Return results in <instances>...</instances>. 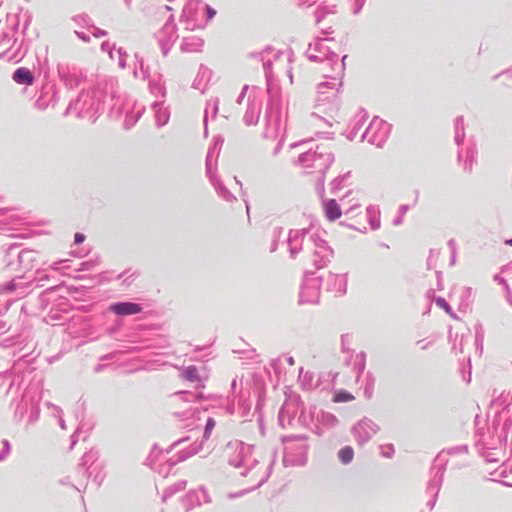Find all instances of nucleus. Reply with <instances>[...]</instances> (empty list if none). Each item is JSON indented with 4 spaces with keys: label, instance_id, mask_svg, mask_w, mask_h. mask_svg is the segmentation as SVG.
Here are the masks:
<instances>
[{
    "label": "nucleus",
    "instance_id": "1",
    "mask_svg": "<svg viewBox=\"0 0 512 512\" xmlns=\"http://www.w3.org/2000/svg\"><path fill=\"white\" fill-rule=\"evenodd\" d=\"M475 422V447L487 463H501V466L490 474L506 478L512 471V468L507 466V461L512 459V415L507 417L503 424L498 421L487 430L478 427V416Z\"/></svg>",
    "mask_w": 512,
    "mask_h": 512
},
{
    "label": "nucleus",
    "instance_id": "2",
    "mask_svg": "<svg viewBox=\"0 0 512 512\" xmlns=\"http://www.w3.org/2000/svg\"><path fill=\"white\" fill-rule=\"evenodd\" d=\"M332 38H318L314 43L309 44V48L306 51V55L310 61L321 62L327 71L324 77L328 81L322 82L317 86V92L319 97L317 98L318 103H324L325 101L335 99L339 93V88L342 86V79L345 71V59L344 55L339 62V56L326 45V42L332 41Z\"/></svg>",
    "mask_w": 512,
    "mask_h": 512
},
{
    "label": "nucleus",
    "instance_id": "3",
    "mask_svg": "<svg viewBox=\"0 0 512 512\" xmlns=\"http://www.w3.org/2000/svg\"><path fill=\"white\" fill-rule=\"evenodd\" d=\"M275 456L276 452L273 450L268 460L259 459L255 455L254 446L240 443L230 455L228 463L241 469V476L250 478V490H254L262 486L270 477Z\"/></svg>",
    "mask_w": 512,
    "mask_h": 512
},
{
    "label": "nucleus",
    "instance_id": "4",
    "mask_svg": "<svg viewBox=\"0 0 512 512\" xmlns=\"http://www.w3.org/2000/svg\"><path fill=\"white\" fill-rule=\"evenodd\" d=\"M109 96L110 91L100 88L82 91L75 100L70 101L65 115H75L94 123L105 107L109 109L111 106Z\"/></svg>",
    "mask_w": 512,
    "mask_h": 512
},
{
    "label": "nucleus",
    "instance_id": "5",
    "mask_svg": "<svg viewBox=\"0 0 512 512\" xmlns=\"http://www.w3.org/2000/svg\"><path fill=\"white\" fill-rule=\"evenodd\" d=\"M468 453V445H458L454 447H450L447 449H443L434 459L433 465H432V473L433 477L429 481L426 492L431 497L428 502L427 506L430 510L433 509L436 503V499L438 496V493L441 489L442 483H443V477L446 469V464L448 462V456H453L457 454H467Z\"/></svg>",
    "mask_w": 512,
    "mask_h": 512
},
{
    "label": "nucleus",
    "instance_id": "6",
    "mask_svg": "<svg viewBox=\"0 0 512 512\" xmlns=\"http://www.w3.org/2000/svg\"><path fill=\"white\" fill-rule=\"evenodd\" d=\"M41 394L36 388H28L19 399H14V420L17 423H26V427L38 421L40 416Z\"/></svg>",
    "mask_w": 512,
    "mask_h": 512
},
{
    "label": "nucleus",
    "instance_id": "7",
    "mask_svg": "<svg viewBox=\"0 0 512 512\" xmlns=\"http://www.w3.org/2000/svg\"><path fill=\"white\" fill-rule=\"evenodd\" d=\"M40 261L39 253L32 249H21L17 243L11 244L5 251V268L12 272H29Z\"/></svg>",
    "mask_w": 512,
    "mask_h": 512
},
{
    "label": "nucleus",
    "instance_id": "8",
    "mask_svg": "<svg viewBox=\"0 0 512 512\" xmlns=\"http://www.w3.org/2000/svg\"><path fill=\"white\" fill-rule=\"evenodd\" d=\"M109 102L111 106L108 114L111 118H119L125 114L123 126L125 129H131L138 122L145 111V107L131 100H124L121 96L116 95L113 89L110 90Z\"/></svg>",
    "mask_w": 512,
    "mask_h": 512
},
{
    "label": "nucleus",
    "instance_id": "9",
    "mask_svg": "<svg viewBox=\"0 0 512 512\" xmlns=\"http://www.w3.org/2000/svg\"><path fill=\"white\" fill-rule=\"evenodd\" d=\"M307 436L295 435L283 439L284 455L283 464L285 466H302L307 462L308 445Z\"/></svg>",
    "mask_w": 512,
    "mask_h": 512
},
{
    "label": "nucleus",
    "instance_id": "10",
    "mask_svg": "<svg viewBox=\"0 0 512 512\" xmlns=\"http://www.w3.org/2000/svg\"><path fill=\"white\" fill-rule=\"evenodd\" d=\"M133 73L135 77H141L143 80L148 81L149 89L152 94L161 97L165 96L166 88L162 75L157 71L152 72L150 66L147 65L144 59L138 54H135Z\"/></svg>",
    "mask_w": 512,
    "mask_h": 512
},
{
    "label": "nucleus",
    "instance_id": "11",
    "mask_svg": "<svg viewBox=\"0 0 512 512\" xmlns=\"http://www.w3.org/2000/svg\"><path fill=\"white\" fill-rule=\"evenodd\" d=\"M282 130L280 105L278 100L274 96H271L265 111V130L263 137L266 139L277 138Z\"/></svg>",
    "mask_w": 512,
    "mask_h": 512
},
{
    "label": "nucleus",
    "instance_id": "12",
    "mask_svg": "<svg viewBox=\"0 0 512 512\" xmlns=\"http://www.w3.org/2000/svg\"><path fill=\"white\" fill-rule=\"evenodd\" d=\"M323 282L321 276L316 275L313 271H305L303 282L299 293V303L315 304L318 303L320 297V288Z\"/></svg>",
    "mask_w": 512,
    "mask_h": 512
},
{
    "label": "nucleus",
    "instance_id": "13",
    "mask_svg": "<svg viewBox=\"0 0 512 512\" xmlns=\"http://www.w3.org/2000/svg\"><path fill=\"white\" fill-rule=\"evenodd\" d=\"M78 471L81 472L85 478L92 477L97 487L102 484L105 478L103 465L98 462V453L93 450L82 456Z\"/></svg>",
    "mask_w": 512,
    "mask_h": 512
},
{
    "label": "nucleus",
    "instance_id": "14",
    "mask_svg": "<svg viewBox=\"0 0 512 512\" xmlns=\"http://www.w3.org/2000/svg\"><path fill=\"white\" fill-rule=\"evenodd\" d=\"M391 131V125L378 117H375L361 136V140L382 147Z\"/></svg>",
    "mask_w": 512,
    "mask_h": 512
},
{
    "label": "nucleus",
    "instance_id": "15",
    "mask_svg": "<svg viewBox=\"0 0 512 512\" xmlns=\"http://www.w3.org/2000/svg\"><path fill=\"white\" fill-rule=\"evenodd\" d=\"M313 245L311 254V263L315 269H322L330 263L334 251L328 243L317 235H310Z\"/></svg>",
    "mask_w": 512,
    "mask_h": 512
},
{
    "label": "nucleus",
    "instance_id": "16",
    "mask_svg": "<svg viewBox=\"0 0 512 512\" xmlns=\"http://www.w3.org/2000/svg\"><path fill=\"white\" fill-rule=\"evenodd\" d=\"M310 235H315L310 227L288 231L284 243L287 245L290 258L295 259L303 251L304 244L311 243Z\"/></svg>",
    "mask_w": 512,
    "mask_h": 512
},
{
    "label": "nucleus",
    "instance_id": "17",
    "mask_svg": "<svg viewBox=\"0 0 512 512\" xmlns=\"http://www.w3.org/2000/svg\"><path fill=\"white\" fill-rule=\"evenodd\" d=\"M177 26L174 23V18L171 15L162 28L155 33V38L161 49L163 56H167L175 41L181 36L177 32Z\"/></svg>",
    "mask_w": 512,
    "mask_h": 512
},
{
    "label": "nucleus",
    "instance_id": "18",
    "mask_svg": "<svg viewBox=\"0 0 512 512\" xmlns=\"http://www.w3.org/2000/svg\"><path fill=\"white\" fill-rule=\"evenodd\" d=\"M378 431L379 426L367 417L359 420L351 429V433L359 446L369 442Z\"/></svg>",
    "mask_w": 512,
    "mask_h": 512
},
{
    "label": "nucleus",
    "instance_id": "19",
    "mask_svg": "<svg viewBox=\"0 0 512 512\" xmlns=\"http://www.w3.org/2000/svg\"><path fill=\"white\" fill-rule=\"evenodd\" d=\"M14 31L9 30L6 26H0V48H4L3 54L0 57L6 56L8 60L19 62L26 54V50L22 49L21 45L15 52L11 53V41L14 36Z\"/></svg>",
    "mask_w": 512,
    "mask_h": 512
},
{
    "label": "nucleus",
    "instance_id": "20",
    "mask_svg": "<svg viewBox=\"0 0 512 512\" xmlns=\"http://www.w3.org/2000/svg\"><path fill=\"white\" fill-rule=\"evenodd\" d=\"M512 404V394L510 392L503 391L497 398L493 399L491 402L492 407L502 408V411H496V417L494 418L491 425H488L486 428L482 427L483 430H487L492 428L494 424L500 421L503 424L507 417L512 416V409L509 406ZM481 429V427L478 425Z\"/></svg>",
    "mask_w": 512,
    "mask_h": 512
},
{
    "label": "nucleus",
    "instance_id": "21",
    "mask_svg": "<svg viewBox=\"0 0 512 512\" xmlns=\"http://www.w3.org/2000/svg\"><path fill=\"white\" fill-rule=\"evenodd\" d=\"M215 425H216L215 420L212 417H209L206 421V425H205L203 436H202V438H203L202 441L200 443L195 442L188 449L180 451L178 460H176V461H173L172 459L167 460L169 467H173L174 465H176V463H178L180 461H184V460L188 459L189 457L197 454L202 449L203 441L209 439L211 432L214 429Z\"/></svg>",
    "mask_w": 512,
    "mask_h": 512
},
{
    "label": "nucleus",
    "instance_id": "22",
    "mask_svg": "<svg viewBox=\"0 0 512 512\" xmlns=\"http://www.w3.org/2000/svg\"><path fill=\"white\" fill-rule=\"evenodd\" d=\"M301 410L303 413V408L301 407L300 398L299 397H290L288 400L284 402L282 405L279 414L278 421L279 424L285 428L286 425H292L295 420V416L298 411Z\"/></svg>",
    "mask_w": 512,
    "mask_h": 512
},
{
    "label": "nucleus",
    "instance_id": "23",
    "mask_svg": "<svg viewBox=\"0 0 512 512\" xmlns=\"http://www.w3.org/2000/svg\"><path fill=\"white\" fill-rule=\"evenodd\" d=\"M262 110V99L258 96H249L247 100V108L243 116L246 125H256Z\"/></svg>",
    "mask_w": 512,
    "mask_h": 512
},
{
    "label": "nucleus",
    "instance_id": "24",
    "mask_svg": "<svg viewBox=\"0 0 512 512\" xmlns=\"http://www.w3.org/2000/svg\"><path fill=\"white\" fill-rule=\"evenodd\" d=\"M201 496H204V503L211 502L210 496L204 487H200L198 490L189 491L182 499L185 511L189 512L196 506L202 505Z\"/></svg>",
    "mask_w": 512,
    "mask_h": 512
},
{
    "label": "nucleus",
    "instance_id": "25",
    "mask_svg": "<svg viewBox=\"0 0 512 512\" xmlns=\"http://www.w3.org/2000/svg\"><path fill=\"white\" fill-rule=\"evenodd\" d=\"M108 311L118 316H131L141 313L143 307L135 302L120 301L111 303L108 306Z\"/></svg>",
    "mask_w": 512,
    "mask_h": 512
},
{
    "label": "nucleus",
    "instance_id": "26",
    "mask_svg": "<svg viewBox=\"0 0 512 512\" xmlns=\"http://www.w3.org/2000/svg\"><path fill=\"white\" fill-rule=\"evenodd\" d=\"M58 73L61 81L70 89L77 87L82 79L81 72L76 67L59 66Z\"/></svg>",
    "mask_w": 512,
    "mask_h": 512
},
{
    "label": "nucleus",
    "instance_id": "27",
    "mask_svg": "<svg viewBox=\"0 0 512 512\" xmlns=\"http://www.w3.org/2000/svg\"><path fill=\"white\" fill-rule=\"evenodd\" d=\"M326 289L335 292L340 296L347 290V278L345 274H334L329 272L325 279Z\"/></svg>",
    "mask_w": 512,
    "mask_h": 512
},
{
    "label": "nucleus",
    "instance_id": "28",
    "mask_svg": "<svg viewBox=\"0 0 512 512\" xmlns=\"http://www.w3.org/2000/svg\"><path fill=\"white\" fill-rule=\"evenodd\" d=\"M477 149L473 141L469 140L466 143L465 160H463L464 152L463 149L459 148L457 151V159L459 163L463 162V169L467 172H471L473 164L476 162Z\"/></svg>",
    "mask_w": 512,
    "mask_h": 512
},
{
    "label": "nucleus",
    "instance_id": "29",
    "mask_svg": "<svg viewBox=\"0 0 512 512\" xmlns=\"http://www.w3.org/2000/svg\"><path fill=\"white\" fill-rule=\"evenodd\" d=\"M182 42L180 44V50L183 53L200 52L204 46V40L197 35H181Z\"/></svg>",
    "mask_w": 512,
    "mask_h": 512
},
{
    "label": "nucleus",
    "instance_id": "30",
    "mask_svg": "<svg viewBox=\"0 0 512 512\" xmlns=\"http://www.w3.org/2000/svg\"><path fill=\"white\" fill-rule=\"evenodd\" d=\"M3 197L0 195V203L2 202ZM20 218L16 214L10 213V210L4 207H0V232H12L15 231V223L19 221Z\"/></svg>",
    "mask_w": 512,
    "mask_h": 512
},
{
    "label": "nucleus",
    "instance_id": "31",
    "mask_svg": "<svg viewBox=\"0 0 512 512\" xmlns=\"http://www.w3.org/2000/svg\"><path fill=\"white\" fill-rule=\"evenodd\" d=\"M333 161V154L327 151V149L324 147L323 149H321V153H319V156L317 157L315 162L311 164L312 169L316 172L324 174L329 169Z\"/></svg>",
    "mask_w": 512,
    "mask_h": 512
},
{
    "label": "nucleus",
    "instance_id": "32",
    "mask_svg": "<svg viewBox=\"0 0 512 512\" xmlns=\"http://www.w3.org/2000/svg\"><path fill=\"white\" fill-rule=\"evenodd\" d=\"M223 143V139L217 138L214 141V144L209 148L206 156V174L209 177L210 175H214L213 173V164L216 165L217 158L220 153V146Z\"/></svg>",
    "mask_w": 512,
    "mask_h": 512
},
{
    "label": "nucleus",
    "instance_id": "33",
    "mask_svg": "<svg viewBox=\"0 0 512 512\" xmlns=\"http://www.w3.org/2000/svg\"><path fill=\"white\" fill-rule=\"evenodd\" d=\"M209 180L217 192L218 196L227 202L236 201V197L229 191V189L222 183V181L214 174L209 176Z\"/></svg>",
    "mask_w": 512,
    "mask_h": 512
},
{
    "label": "nucleus",
    "instance_id": "34",
    "mask_svg": "<svg viewBox=\"0 0 512 512\" xmlns=\"http://www.w3.org/2000/svg\"><path fill=\"white\" fill-rule=\"evenodd\" d=\"M152 109L154 111L156 126L160 128L166 125L170 118V112L163 106V103L157 101L154 102L152 104Z\"/></svg>",
    "mask_w": 512,
    "mask_h": 512
},
{
    "label": "nucleus",
    "instance_id": "35",
    "mask_svg": "<svg viewBox=\"0 0 512 512\" xmlns=\"http://www.w3.org/2000/svg\"><path fill=\"white\" fill-rule=\"evenodd\" d=\"M323 148V145H317L315 149L310 148L308 151L301 153L298 158L299 164L307 169H312L311 164L315 162Z\"/></svg>",
    "mask_w": 512,
    "mask_h": 512
},
{
    "label": "nucleus",
    "instance_id": "36",
    "mask_svg": "<svg viewBox=\"0 0 512 512\" xmlns=\"http://www.w3.org/2000/svg\"><path fill=\"white\" fill-rule=\"evenodd\" d=\"M212 72L207 67L201 65L199 67L197 76L193 82V87L195 89L200 90L202 93H204L207 83L209 82L211 78Z\"/></svg>",
    "mask_w": 512,
    "mask_h": 512
},
{
    "label": "nucleus",
    "instance_id": "37",
    "mask_svg": "<svg viewBox=\"0 0 512 512\" xmlns=\"http://www.w3.org/2000/svg\"><path fill=\"white\" fill-rule=\"evenodd\" d=\"M12 79L20 85H32L35 80L33 73L25 67L16 69L13 73Z\"/></svg>",
    "mask_w": 512,
    "mask_h": 512
},
{
    "label": "nucleus",
    "instance_id": "38",
    "mask_svg": "<svg viewBox=\"0 0 512 512\" xmlns=\"http://www.w3.org/2000/svg\"><path fill=\"white\" fill-rule=\"evenodd\" d=\"M324 211L329 221H335L340 218L342 211L340 205L335 199H328L323 201Z\"/></svg>",
    "mask_w": 512,
    "mask_h": 512
},
{
    "label": "nucleus",
    "instance_id": "39",
    "mask_svg": "<svg viewBox=\"0 0 512 512\" xmlns=\"http://www.w3.org/2000/svg\"><path fill=\"white\" fill-rule=\"evenodd\" d=\"M202 2L199 0H189L183 7L182 14L183 17H197L199 18L202 14Z\"/></svg>",
    "mask_w": 512,
    "mask_h": 512
},
{
    "label": "nucleus",
    "instance_id": "40",
    "mask_svg": "<svg viewBox=\"0 0 512 512\" xmlns=\"http://www.w3.org/2000/svg\"><path fill=\"white\" fill-rule=\"evenodd\" d=\"M179 23L182 27L181 33L183 32V34H185V32L193 31L196 28L204 27V24L202 23L200 18H197V17L189 18V17H183V15H181Z\"/></svg>",
    "mask_w": 512,
    "mask_h": 512
},
{
    "label": "nucleus",
    "instance_id": "41",
    "mask_svg": "<svg viewBox=\"0 0 512 512\" xmlns=\"http://www.w3.org/2000/svg\"><path fill=\"white\" fill-rule=\"evenodd\" d=\"M454 141L456 145L460 148L461 145H464L465 139V131H464V118L463 116H458L455 119L454 123Z\"/></svg>",
    "mask_w": 512,
    "mask_h": 512
},
{
    "label": "nucleus",
    "instance_id": "42",
    "mask_svg": "<svg viewBox=\"0 0 512 512\" xmlns=\"http://www.w3.org/2000/svg\"><path fill=\"white\" fill-rule=\"evenodd\" d=\"M361 113L362 115L360 116V118L353 120L350 124L349 131L346 134V137L349 140H353L356 137L358 131L361 129V127L363 126L364 122L368 117L367 113L364 110H361Z\"/></svg>",
    "mask_w": 512,
    "mask_h": 512
},
{
    "label": "nucleus",
    "instance_id": "43",
    "mask_svg": "<svg viewBox=\"0 0 512 512\" xmlns=\"http://www.w3.org/2000/svg\"><path fill=\"white\" fill-rule=\"evenodd\" d=\"M72 22L81 29L91 30L94 28V22L86 13L75 15L71 18Z\"/></svg>",
    "mask_w": 512,
    "mask_h": 512
},
{
    "label": "nucleus",
    "instance_id": "44",
    "mask_svg": "<svg viewBox=\"0 0 512 512\" xmlns=\"http://www.w3.org/2000/svg\"><path fill=\"white\" fill-rule=\"evenodd\" d=\"M366 368V353L360 352L356 355L353 365V371L356 374V380L359 381L360 376L364 373Z\"/></svg>",
    "mask_w": 512,
    "mask_h": 512
},
{
    "label": "nucleus",
    "instance_id": "45",
    "mask_svg": "<svg viewBox=\"0 0 512 512\" xmlns=\"http://www.w3.org/2000/svg\"><path fill=\"white\" fill-rule=\"evenodd\" d=\"M317 419L319 423L326 428H334L339 423L337 417L330 412H321Z\"/></svg>",
    "mask_w": 512,
    "mask_h": 512
},
{
    "label": "nucleus",
    "instance_id": "46",
    "mask_svg": "<svg viewBox=\"0 0 512 512\" xmlns=\"http://www.w3.org/2000/svg\"><path fill=\"white\" fill-rule=\"evenodd\" d=\"M181 377L184 380H187L190 382H200L201 381V378L198 373V369L194 365L184 367L181 371Z\"/></svg>",
    "mask_w": 512,
    "mask_h": 512
},
{
    "label": "nucleus",
    "instance_id": "47",
    "mask_svg": "<svg viewBox=\"0 0 512 512\" xmlns=\"http://www.w3.org/2000/svg\"><path fill=\"white\" fill-rule=\"evenodd\" d=\"M218 104H219V100L217 98L211 99L207 102V106L205 109V115H204L205 134H207V123H208L209 113H211L212 118H215L217 115V112H218Z\"/></svg>",
    "mask_w": 512,
    "mask_h": 512
},
{
    "label": "nucleus",
    "instance_id": "48",
    "mask_svg": "<svg viewBox=\"0 0 512 512\" xmlns=\"http://www.w3.org/2000/svg\"><path fill=\"white\" fill-rule=\"evenodd\" d=\"M187 485V482L186 480H180L178 481L177 483H175L174 485H171L169 486L168 488H166L163 492V496H162V499L163 501H167L169 498H171L175 493L181 491V490H184L185 487Z\"/></svg>",
    "mask_w": 512,
    "mask_h": 512
},
{
    "label": "nucleus",
    "instance_id": "49",
    "mask_svg": "<svg viewBox=\"0 0 512 512\" xmlns=\"http://www.w3.org/2000/svg\"><path fill=\"white\" fill-rule=\"evenodd\" d=\"M375 386V377L371 372L366 373L365 375V384L363 388V394L367 399L372 398L374 393Z\"/></svg>",
    "mask_w": 512,
    "mask_h": 512
},
{
    "label": "nucleus",
    "instance_id": "50",
    "mask_svg": "<svg viewBox=\"0 0 512 512\" xmlns=\"http://www.w3.org/2000/svg\"><path fill=\"white\" fill-rule=\"evenodd\" d=\"M354 457V450L351 446H344L338 451V459L344 464H350Z\"/></svg>",
    "mask_w": 512,
    "mask_h": 512
},
{
    "label": "nucleus",
    "instance_id": "51",
    "mask_svg": "<svg viewBox=\"0 0 512 512\" xmlns=\"http://www.w3.org/2000/svg\"><path fill=\"white\" fill-rule=\"evenodd\" d=\"M367 214L369 217V224L373 230H376L380 227V217L379 211L374 206H369L367 208Z\"/></svg>",
    "mask_w": 512,
    "mask_h": 512
},
{
    "label": "nucleus",
    "instance_id": "52",
    "mask_svg": "<svg viewBox=\"0 0 512 512\" xmlns=\"http://www.w3.org/2000/svg\"><path fill=\"white\" fill-rule=\"evenodd\" d=\"M176 396L186 402H195L205 398L201 392L180 391L176 393Z\"/></svg>",
    "mask_w": 512,
    "mask_h": 512
},
{
    "label": "nucleus",
    "instance_id": "53",
    "mask_svg": "<svg viewBox=\"0 0 512 512\" xmlns=\"http://www.w3.org/2000/svg\"><path fill=\"white\" fill-rule=\"evenodd\" d=\"M163 456V451L159 449L157 445H154L149 456L146 459V464L152 469H155L154 465L156 461Z\"/></svg>",
    "mask_w": 512,
    "mask_h": 512
},
{
    "label": "nucleus",
    "instance_id": "54",
    "mask_svg": "<svg viewBox=\"0 0 512 512\" xmlns=\"http://www.w3.org/2000/svg\"><path fill=\"white\" fill-rule=\"evenodd\" d=\"M284 232L283 227H274L272 230V243L270 245V252L273 253L278 249L279 241Z\"/></svg>",
    "mask_w": 512,
    "mask_h": 512
},
{
    "label": "nucleus",
    "instance_id": "55",
    "mask_svg": "<svg viewBox=\"0 0 512 512\" xmlns=\"http://www.w3.org/2000/svg\"><path fill=\"white\" fill-rule=\"evenodd\" d=\"M334 8H335V6H331V7L325 6V5L318 6L314 13L316 22L320 23L325 18V16L327 14L334 13Z\"/></svg>",
    "mask_w": 512,
    "mask_h": 512
},
{
    "label": "nucleus",
    "instance_id": "56",
    "mask_svg": "<svg viewBox=\"0 0 512 512\" xmlns=\"http://www.w3.org/2000/svg\"><path fill=\"white\" fill-rule=\"evenodd\" d=\"M350 177V172L335 178L331 182V192L335 194L337 191L342 189L344 182Z\"/></svg>",
    "mask_w": 512,
    "mask_h": 512
},
{
    "label": "nucleus",
    "instance_id": "57",
    "mask_svg": "<svg viewBox=\"0 0 512 512\" xmlns=\"http://www.w3.org/2000/svg\"><path fill=\"white\" fill-rule=\"evenodd\" d=\"M353 399L354 396L345 390H340L336 392L333 397V401L336 403L349 402L352 401Z\"/></svg>",
    "mask_w": 512,
    "mask_h": 512
},
{
    "label": "nucleus",
    "instance_id": "58",
    "mask_svg": "<svg viewBox=\"0 0 512 512\" xmlns=\"http://www.w3.org/2000/svg\"><path fill=\"white\" fill-rule=\"evenodd\" d=\"M434 302L437 304L438 307L445 310L446 313H448L451 317L456 318V315L453 313L452 308L447 303V301L443 297H434Z\"/></svg>",
    "mask_w": 512,
    "mask_h": 512
},
{
    "label": "nucleus",
    "instance_id": "59",
    "mask_svg": "<svg viewBox=\"0 0 512 512\" xmlns=\"http://www.w3.org/2000/svg\"><path fill=\"white\" fill-rule=\"evenodd\" d=\"M268 51H271L270 48L266 49L263 53H261V60L263 61V69L265 71V76L267 78V80H269L271 78V70H272V60L271 59H266L264 54L267 53Z\"/></svg>",
    "mask_w": 512,
    "mask_h": 512
},
{
    "label": "nucleus",
    "instance_id": "60",
    "mask_svg": "<svg viewBox=\"0 0 512 512\" xmlns=\"http://www.w3.org/2000/svg\"><path fill=\"white\" fill-rule=\"evenodd\" d=\"M99 265V258L91 259L80 264L78 271H90L94 270Z\"/></svg>",
    "mask_w": 512,
    "mask_h": 512
},
{
    "label": "nucleus",
    "instance_id": "61",
    "mask_svg": "<svg viewBox=\"0 0 512 512\" xmlns=\"http://www.w3.org/2000/svg\"><path fill=\"white\" fill-rule=\"evenodd\" d=\"M69 262H70V260H68V259H62V260L55 261L49 265V269L54 270V271H58L61 269H68Z\"/></svg>",
    "mask_w": 512,
    "mask_h": 512
},
{
    "label": "nucleus",
    "instance_id": "62",
    "mask_svg": "<svg viewBox=\"0 0 512 512\" xmlns=\"http://www.w3.org/2000/svg\"><path fill=\"white\" fill-rule=\"evenodd\" d=\"M11 449L10 442L6 439L0 442V461L4 460Z\"/></svg>",
    "mask_w": 512,
    "mask_h": 512
},
{
    "label": "nucleus",
    "instance_id": "63",
    "mask_svg": "<svg viewBox=\"0 0 512 512\" xmlns=\"http://www.w3.org/2000/svg\"><path fill=\"white\" fill-rule=\"evenodd\" d=\"M483 340H484L483 331H482V328L479 327L476 330V334H475V345H476L477 349L479 350L480 354L482 353V350H483Z\"/></svg>",
    "mask_w": 512,
    "mask_h": 512
},
{
    "label": "nucleus",
    "instance_id": "64",
    "mask_svg": "<svg viewBox=\"0 0 512 512\" xmlns=\"http://www.w3.org/2000/svg\"><path fill=\"white\" fill-rule=\"evenodd\" d=\"M409 207L408 205H400L399 207V216H397L394 220H393V224L394 225H400L403 221V216L405 215V213L408 211Z\"/></svg>",
    "mask_w": 512,
    "mask_h": 512
}]
</instances>
